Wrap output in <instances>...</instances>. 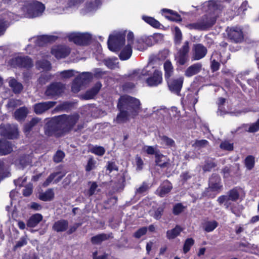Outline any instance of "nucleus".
<instances>
[{"label":"nucleus","mask_w":259,"mask_h":259,"mask_svg":"<svg viewBox=\"0 0 259 259\" xmlns=\"http://www.w3.org/2000/svg\"><path fill=\"white\" fill-rule=\"evenodd\" d=\"M79 119L80 116L77 113L56 116L54 122L46 127L45 134L48 136L61 137L72 131L79 132L84 127V122H79Z\"/></svg>","instance_id":"f257e3e1"},{"label":"nucleus","mask_w":259,"mask_h":259,"mask_svg":"<svg viewBox=\"0 0 259 259\" xmlns=\"http://www.w3.org/2000/svg\"><path fill=\"white\" fill-rule=\"evenodd\" d=\"M117 107H121L135 118L141 111V104L139 99L129 96H121L118 100Z\"/></svg>","instance_id":"f03ea898"},{"label":"nucleus","mask_w":259,"mask_h":259,"mask_svg":"<svg viewBox=\"0 0 259 259\" xmlns=\"http://www.w3.org/2000/svg\"><path fill=\"white\" fill-rule=\"evenodd\" d=\"M125 32L117 31L110 35L108 40V46L113 52L118 51L125 42Z\"/></svg>","instance_id":"7ed1b4c3"},{"label":"nucleus","mask_w":259,"mask_h":259,"mask_svg":"<svg viewBox=\"0 0 259 259\" xmlns=\"http://www.w3.org/2000/svg\"><path fill=\"white\" fill-rule=\"evenodd\" d=\"M45 6L39 2H33L23 8V11L26 12V16L29 18H34L40 16L44 12Z\"/></svg>","instance_id":"20e7f679"},{"label":"nucleus","mask_w":259,"mask_h":259,"mask_svg":"<svg viewBox=\"0 0 259 259\" xmlns=\"http://www.w3.org/2000/svg\"><path fill=\"white\" fill-rule=\"evenodd\" d=\"M93 75L89 72H83L77 77L72 85V91L74 93L78 92L92 79Z\"/></svg>","instance_id":"39448f33"},{"label":"nucleus","mask_w":259,"mask_h":259,"mask_svg":"<svg viewBox=\"0 0 259 259\" xmlns=\"http://www.w3.org/2000/svg\"><path fill=\"white\" fill-rule=\"evenodd\" d=\"M215 20L216 18L214 16H205L199 22L190 24L188 27L190 29L205 30L212 26L215 23Z\"/></svg>","instance_id":"423d86ee"},{"label":"nucleus","mask_w":259,"mask_h":259,"mask_svg":"<svg viewBox=\"0 0 259 259\" xmlns=\"http://www.w3.org/2000/svg\"><path fill=\"white\" fill-rule=\"evenodd\" d=\"M70 41L79 45H84L89 42L92 38V35L89 33L72 32L68 36Z\"/></svg>","instance_id":"0eeeda50"},{"label":"nucleus","mask_w":259,"mask_h":259,"mask_svg":"<svg viewBox=\"0 0 259 259\" xmlns=\"http://www.w3.org/2000/svg\"><path fill=\"white\" fill-rule=\"evenodd\" d=\"M189 45V42L188 41H185L175 56V60L180 65H183L189 60L188 53L190 50Z\"/></svg>","instance_id":"6e6552de"},{"label":"nucleus","mask_w":259,"mask_h":259,"mask_svg":"<svg viewBox=\"0 0 259 259\" xmlns=\"http://www.w3.org/2000/svg\"><path fill=\"white\" fill-rule=\"evenodd\" d=\"M184 79V77L180 76L174 78H170L166 80L169 90L172 93L179 95L183 87Z\"/></svg>","instance_id":"1a4fd4ad"},{"label":"nucleus","mask_w":259,"mask_h":259,"mask_svg":"<svg viewBox=\"0 0 259 259\" xmlns=\"http://www.w3.org/2000/svg\"><path fill=\"white\" fill-rule=\"evenodd\" d=\"M64 86L61 83H53L49 85L45 92V95L48 98L51 99L56 96H59L64 91Z\"/></svg>","instance_id":"9d476101"},{"label":"nucleus","mask_w":259,"mask_h":259,"mask_svg":"<svg viewBox=\"0 0 259 259\" xmlns=\"http://www.w3.org/2000/svg\"><path fill=\"white\" fill-rule=\"evenodd\" d=\"M1 129L2 135L9 139H15L18 136V127L16 125H1Z\"/></svg>","instance_id":"9b49d317"},{"label":"nucleus","mask_w":259,"mask_h":259,"mask_svg":"<svg viewBox=\"0 0 259 259\" xmlns=\"http://www.w3.org/2000/svg\"><path fill=\"white\" fill-rule=\"evenodd\" d=\"M207 53V48L201 44H194L192 49V60H199L203 58Z\"/></svg>","instance_id":"f8f14e48"},{"label":"nucleus","mask_w":259,"mask_h":259,"mask_svg":"<svg viewBox=\"0 0 259 259\" xmlns=\"http://www.w3.org/2000/svg\"><path fill=\"white\" fill-rule=\"evenodd\" d=\"M150 67V65H148L142 70L138 69L133 71L131 73L129 74L128 76V80L137 81L142 79L143 76L149 75V70L148 68Z\"/></svg>","instance_id":"ddd939ff"},{"label":"nucleus","mask_w":259,"mask_h":259,"mask_svg":"<svg viewBox=\"0 0 259 259\" xmlns=\"http://www.w3.org/2000/svg\"><path fill=\"white\" fill-rule=\"evenodd\" d=\"M162 82V73L161 71L155 69L152 76L146 79V83L149 87H156Z\"/></svg>","instance_id":"4468645a"},{"label":"nucleus","mask_w":259,"mask_h":259,"mask_svg":"<svg viewBox=\"0 0 259 259\" xmlns=\"http://www.w3.org/2000/svg\"><path fill=\"white\" fill-rule=\"evenodd\" d=\"M56 104L55 101H47L36 103L33 105L34 112L41 114L54 106Z\"/></svg>","instance_id":"2eb2a0df"},{"label":"nucleus","mask_w":259,"mask_h":259,"mask_svg":"<svg viewBox=\"0 0 259 259\" xmlns=\"http://www.w3.org/2000/svg\"><path fill=\"white\" fill-rule=\"evenodd\" d=\"M228 36L230 39L235 42H240L244 38L242 29L238 27H233L230 29Z\"/></svg>","instance_id":"dca6fc26"},{"label":"nucleus","mask_w":259,"mask_h":259,"mask_svg":"<svg viewBox=\"0 0 259 259\" xmlns=\"http://www.w3.org/2000/svg\"><path fill=\"white\" fill-rule=\"evenodd\" d=\"M51 53L57 59L66 57L70 53L68 48L65 46H56L52 49Z\"/></svg>","instance_id":"f3484780"},{"label":"nucleus","mask_w":259,"mask_h":259,"mask_svg":"<svg viewBox=\"0 0 259 259\" xmlns=\"http://www.w3.org/2000/svg\"><path fill=\"white\" fill-rule=\"evenodd\" d=\"M119 110V113L117 115L116 117L114 119L113 121L117 124H121L128 121L132 115L126 112L125 110L121 107H117Z\"/></svg>","instance_id":"a211bd4d"},{"label":"nucleus","mask_w":259,"mask_h":259,"mask_svg":"<svg viewBox=\"0 0 259 259\" xmlns=\"http://www.w3.org/2000/svg\"><path fill=\"white\" fill-rule=\"evenodd\" d=\"M102 87L100 82H97L90 90L87 91L85 94L81 95L82 99L90 100L93 99L99 92Z\"/></svg>","instance_id":"6ab92c4d"},{"label":"nucleus","mask_w":259,"mask_h":259,"mask_svg":"<svg viewBox=\"0 0 259 259\" xmlns=\"http://www.w3.org/2000/svg\"><path fill=\"white\" fill-rule=\"evenodd\" d=\"M221 178L216 174L212 175L209 181V187L213 191H218L221 189Z\"/></svg>","instance_id":"aec40b11"},{"label":"nucleus","mask_w":259,"mask_h":259,"mask_svg":"<svg viewBox=\"0 0 259 259\" xmlns=\"http://www.w3.org/2000/svg\"><path fill=\"white\" fill-rule=\"evenodd\" d=\"M13 151V146L11 143L6 139H0V155H5L10 153Z\"/></svg>","instance_id":"412c9836"},{"label":"nucleus","mask_w":259,"mask_h":259,"mask_svg":"<svg viewBox=\"0 0 259 259\" xmlns=\"http://www.w3.org/2000/svg\"><path fill=\"white\" fill-rule=\"evenodd\" d=\"M202 64L200 63H195L188 67L185 71L184 74L186 76L190 77L197 73L201 70Z\"/></svg>","instance_id":"4be33fe9"},{"label":"nucleus","mask_w":259,"mask_h":259,"mask_svg":"<svg viewBox=\"0 0 259 259\" xmlns=\"http://www.w3.org/2000/svg\"><path fill=\"white\" fill-rule=\"evenodd\" d=\"M171 184L168 181L164 182L156 190L157 194L161 197H164L172 189Z\"/></svg>","instance_id":"5701e85b"},{"label":"nucleus","mask_w":259,"mask_h":259,"mask_svg":"<svg viewBox=\"0 0 259 259\" xmlns=\"http://www.w3.org/2000/svg\"><path fill=\"white\" fill-rule=\"evenodd\" d=\"M42 215L40 213H35L31 216L27 222V226L28 227L33 228L36 226L42 221Z\"/></svg>","instance_id":"b1692460"},{"label":"nucleus","mask_w":259,"mask_h":259,"mask_svg":"<svg viewBox=\"0 0 259 259\" xmlns=\"http://www.w3.org/2000/svg\"><path fill=\"white\" fill-rule=\"evenodd\" d=\"M113 238L112 234H105L102 233L97 235L91 238V242L94 244H98L101 243L102 241L108 240L109 238Z\"/></svg>","instance_id":"393cba45"},{"label":"nucleus","mask_w":259,"mask_h":259,"mask_svg":"<svg viewBox=\"0 0 259 259\" xmlns=\"http://www.w3.org/2000/svg\"><path fill=\"white\" fill-rule=\"evenodd\" d=\"M68 227V222L65 220H61L56 222L53 226V229L57 232H64L66 230Z\"/></svg>","instance_id":"a878e982"},{"label":"nucleus","mask_w":259,"mask_h":259,"mask_svg":"<svg viewBox=\"0 0 259 259\" xmlns=\"http://www.w3.org/2000/svg\"><path fill=\"white\" fill-rule=\"evenodd\" d=\"M41 123V119L38 117L33 118L29 122L27 123L24 128V132L27 135L33 127Z\"/></svg>","instance_id":"bb28decb"},{"label":"nucleus","mask_w":259,"mask_h":259,"mask_svg":"<svg viewBox=\"0 0 259 259\" xmlns=\"http://www.w3.org/2000/svg\"><path fill=\"white\" fill-rule=\"evenodd\" d=\"M28 113V110L26 107H22L17 109L14 112L15 118L18 120L21 121L24 120L27 116Z\"/></svg>","instance_id":"cd10ccee"},{"label":"nucleus","mask_w":259,"mask_h":259,"mask_svg":"<svg viewBox=\"0 0 259 259\" xmlns=\"http://www.w3.org/2000/svg\"><path fill=\"white\" fill-rule=\"evenodd\" d=\"M9 165L6 159L0 160V181L8 176Z\"/></svg>","instance_id":"c85d7f7f"},{"label":"nucleus","mask_w":259,"mask_h":259,"mask_svg":"<svg viewBox=\"0 0 259 259\" xmlns=\"http://www.w3.org/2000/svg\"><path fill=\"white\" fill-rule=\"evenodd\" d=\"M132 54V47L130 44H127L123 49L121 50L119 58L122 60H126L128 59Z\"/></svg>","instance_id":"c756f323"},{"label":"nucleus","mask_w":259,"mask_h":259,"mask_svg":"<svg viewBox=\"0 0 259 259\" xmlns=\"http://www.w3.org/2000/svg\"><path fill=\"white\" fill-rule=\"evenodd\" d=\"M9 84L15 93H19L23 89V86L22 84L20 82H18L14 78H10L9 80Z\"/></svg>","instance_id":"7c9ffc66"},{"label":"nucleus","mask_w":259,"mask_h":259,"mask_svg":"<svg viewBox=\"0 0 259 259\" xmlns=\"http://www.w3.org/2000/svg\"><path fill=\"white\" fill-rule=\"evenodd\" d=\"M164 69V77L165 79L170 78L174 72V68L171 63L169 61H166L163 65Z\"/></svg>","instance_id":"2f4dec72"},{"label":"nucleus","mask_w":259,"mask_h":259,"mask_svg":"<svg viewBox=\"0 0 259 259\" xmlns=\"http://www.w3.org/2000/svg\"><path fill=\"white\" fill-rule=\"evenodd\" d=\"M182 229L179 226H176L172 229L167 231L166 237L168 239H172L179 236L182 232Z\"/></svg>","instance_id":"473e14b6"},{"label":"nucleus","mask_w":259,"mask_h":259,"mask_svg":"<svg viewBox=\"0 0 259 259\" xmlns=\"http://www.w3.org/2000/svg\"><path fill=\"white\" fill-rule=\"evenodd\" d=\"M54 36L42 35L37 37L35 39L36 45L38 46H43L44 44L53 40Z\"/></svg>","instance_id":"72a5a7b5"},{"label":"nucleus","mask_w":259,"mask_h":259,"mask_svg":"<svg viewBox=\"0 0 259 259\" xmlns=\"http://www.w3.org/2000/svg\"><path fill=\"white\" fill-rule=\"evenodd\" d=\"M54 193L52 189L47 190L39 194V198L44 201H50L53 199Z\"/></svg>","instance_id":"f704fd0d"},{"label":"nucleus","mask_w":259,"mask_h":259,"mask_svg":"<svg viewBox=\"0 0 259 259\" xmlns=\"http://www.w3.org/2000/svg\"><path fill=\"white\" fill-rule=\"evenodd\" d=\"M218 226V223L215 221H207L203 224V229L207 232H210L214 230Z\"/></svg>","instance_id":"c9c22d12"},{"label":"nucleus","mask_w":259,"mask_h":259,"mask_svg":"<svg viewBox=\"0 0 259 259\" xmlns=\"http://www.w3.org/2000/svg\"><path fill=\"white\" fill-rule=\"evenodd\" d=\"M143 151L148 154L155 155V156L158 155V153L160 152L157 148V146H144L142 149Z\"/></svg>","instance_id":"e433bc0d"},{"label":"nucleus","mask_w":259,"mask_h":259,"mask_svg":"<svg viewBox=\"0 0 259 259\" xmlns=\"http://www.w3.org/2000/svg\"><path fill=\"white\" fill-rule=\"evenodd\" d=\"M162 11L167 12L170 14V16H167L168 19L174 21H181L182 20L180 15L176 12L169 9H163Z\"/></svg>","instance_id":"4c0bfd02"},{"label":"nucleus","mask_w":259,"mask_h":259,"mask_svg":"<svg viewBox=\"0 0 259 259\" xmlns=\"http://www.w3.org/2000/svg\"><path fill=\"white\" fill-rule=\"evenodd\" d=\"M142 19L153 27L158 28L160 25V23L153 17L143 16Z\"/></svg>","instance_id":"58836bf2"},{"label":"nucleus","mask_w":259,"mask_h":259,"mask_svg":"<svg viewBox=\"0 0 259 259\" xmlns=\"http://www.w3.org/2000/svg\"><path fill=\"white\" fill-rule=\"evenodd\" d=\"M36 66L38 68H42L45 70H49L51 68L50 62L45 60L38 61L36 63Z\"/></svg>","instance_id":"ea45409f"},{"label":"nucleus","mask_w":259,"mask_h":259,"mask_svg":"<svg viewBox=\"0 0 259 259\" xmlns=\"http://www.w3.org/2000/svg\"><path fill=\"white\" fill-rule=\"evenodd\" d=\"M194 244V240L191 238L187 239L183 246V252L184 253H187L190 250L191 247Z\"/></svg>","instance_id":"a19ab883"},{"label":"nucleus","mask_w":259,"mask_h":259,"mask_svg":"<svg viewBox=\"0 0 259 259\" xmlns=\"http://www.w3.org/2000/svg\"><path fill=\"white\" fill-rule=\"evenodd\" d=\"M245 165L247 169L251 170L254 165V158L252 156H248L245 159Z\"/></svg>","instance_id":"79ce46f5"},{"label":"nucleus","mask_w":259,"mask_h":259,"mask_svg":"<svg viewBox=\"0 0 259 259\" xmlns=\"http://www.w3.org/2000/svg\"><path fill=\"white\" fill-rule=\"evenodd\" d=\"M164 209V206H162L158 207L155 209L154 212L152 213V217L155 219L156 220H159L163 214V211Z\"/></svg>","instance_id":"37998d69"},{"label":"nucleus","mask_w":259,"mask_h":259,"mask_svg":"<svg viewBox=\"0 0 259 259\" xmlns=\"http://www.w3.org/2000/svg\"><path fill=\"white\" fill-rule=\"evenodd\" d=\"M22 104V102L20 100L17 99H10L7 104V107L8 108L12 109H14L15 107L20 106Z\"/></svg>","instance_id":"c03bdc74"},{"label":"nucleus","mask_w":259,"mask_h":259,"mask_svg":"<svg viewBox=\"0 0 259 259\" xmlns=\"http://www.w3.org/2000/svg\"><path fill=\"white\" fill-rule=\"evenodd\" d=\"M157 156H155V162L156 164L162 167L166 166V162L163 159V158H165L164 155L161 154L159 152L158 153V155Z\"/></svg>","instance_id":"a18cd8bd"},{"label":"nucleus","mask_w":259,"mask_h":259,"mask_svg":"<svg viewBox=\"0 0 259 259\" xmlns=\"http://www.w3.org/2000/svg\"><path fill=\"white\" fill-rule=\"evenodd\" d=\"M160 138L161 140V144L170 147L175 146V141L172 139L165 136H160Z\"/></svg>","instance_id":"49530a36"},{"label":"nucleus","mask_w":259,"mask_h":259,"mask_svg":"<svg viewBox=\"0 0 259 259\" xmlns=\"http://www.w3.org/2000/svg\"><path fill=\"white\" fill-rule=\"evenodd\" d=\"M23 57L18 56L12 58L10 61L11 65L14 67H21L22 61H23Z\"/></svg>","instance_id":"de8ad7c7"},{"label":"nucleus","mask_w":259,"mask_h":259,"mask_svg":"<svg viewBox=\"0 0 259 259\" xmlns=\"http://www.w3.org/2000/svg\"><path fill=\"white\" fill-rule=\"evenodd\" d=\"M216 166V164L211 160L205 161L204 165L202 166L204 171H210L213 168Z\"/></svg>","instance_id":"09e8293b"},{"label":"nucleus","mask_w":259,"mask_h":259,"mask_svg":"<svg viewBox=\"0 0 259 259\" xmlns=\"http://www.w3.org/2000/svg\"><path fill=\"white\" fill-rule=\"evenodd\" d=\"M175 40L177 44H180L182 39V34L180 29L178 27L174 28Z\"/></svg>","instance_id":"8fccbe9b"},{"label":"nucleus","mask_w":259,"mask_h":259,"mask_svg":"<svg viewBox=\"0 0 259 259\" xmlns=\"http://www.w3.org/2000/svg\"><path fill=\"white\" fill-rule=\"evenodd\" d=\"M227 197L229 200L235 201L238 199L239 194L237 190L233 189L229 191Z\"/></svg>","instance_id":"3c124183"},{"label":"nucleus","mask_w":259,"mask_h":259,"mask_svg":"<svg viewBox=\"0 0 259 259\" xmlns=\"http://www.w3.org/2000/svg\"><path fill=\"white\" fill-rule=\"evenodd\" d=\"M75 72H76L75 70L71 69L61 71L60 72V74L62 78H68L74 76Z\"/></svg>","instance_id":"603ef678"},{"label":"nucleus","mask_w":259,"mask_h":259,"mask_svg":"<svg viewBox=\"0 0 259 259\" xmlns=\"http://www.w3.org/2000/svg\"><path fill=\"white\" fill-rule=\"evenodd\" d=\"M59 173H55L53 172L46 179V180L43 183V186L47 187L52 182H54L55 178L57 177V176L59 175Z\"/></svg>","instance_id":"864d4df0"},{"label":"nucleus","mask_w":259,"mask_h":259,"mask_svg":"<svg viewBox=\"0 0 259 259\" xmlns=\"http://www.w3.org/2000/svg\"><path fill=\"white\" fill-rule=\"evenodd\" d=\"M258 131H259V119L255 122L249 125L248 130H246V131L249 133H255Z\"/></svg>","instance_id":"5fc2aeb1"},{"label":"nucleus","mask_w":259,"mask_h":259,"mask_svg":"<svg viewBox=\"0 0 259 259\" xmlns=\"http://www.w3.org/2000/svg\"><path fill=\"white\" fill-rule=\"evenodd\" d=\"M117 59H108L105 60V64L110 69H114L117 67Z\"/></svg>","instance_id":"6e6d98bb"},{"label":"nucleus","mask_w":259,"mask_h":259,"mask_svg":"<svg viewBox=\"0 0 259 259\" xmlns=\"http://www.w3.org/2000/svg\"><path fill=\"white\" fill-rule=\"evenodd\" d=\"M28 238L26 236L22 237L17 242L16 245L14 247L15 248L21 247L27 243Z\"/></svg>","instance_id":"4d7b16f0"},{"label":"nucleus","mask_w":259,"mask_h":259,"mask_svg":"<svg viewBox=\"0 0 259 259\" xmlns=\"http://www.w3.org/2000/svg\"><path fill=\"white\" fill-rule=\"evenodd\" d=\"M65 156L64 153L62 151H57L54 156V160L55 162H61Z\"/></svg>","instance_id":"13d9d810"},{"label":"nucleus","mask_w":259,"mask_h":259,"mask_svg":"<svg viewBox=\"0 0 259 259\" xmlns=\"http://www.w3.org/2000/svg\"><path fill=\"white\" fill-rule=\"evenodd\" d=\"M23 61H22V65L21 67H26L29 68L31 67L32 65V61L28 57H23Z\"/></svg>","instance_id":"bf43d9fd"},{"label":"nucleus","mask_w":259,"mask_h":259,"mask_svg":"<svg viewBox=\"0 0 259 259\" xmlns=\"http://www.w3.org/2000/svg\"><path fill=\"white\" fill-rule=\"evenodd\" d=\"M208 144V142L206 140H196L194 144V146L197 148H201L206 147Z\"/></svg>","instance_id":"052dcab7"},{"label":"nucleus","mask_w":259,"mask_h":259,"mask_svg":"<svg viewBox=\"0 0 259 259\" xmlns=\"http://www.w3.org/2000/svg\"><path fill=\"white\" fill-rule=\"evenodd\" d=\"M220 148L224 150L231 151L233 149V144L228 141H224L221 144Z\"/></svg>","instance_id":"680f3d73"},{"label":"nucleus","mask_w":259,"mask_h":259,"mask_svg":"<svg viewBox=\"0 0 259 259\" xmlns=\"http://www.w3.org/2000/svg\"><path fill=\"white\" fill-rule=\"evenodd\" d=\"M95 164L96 162L93 158H90L88 161V163L85 166V170L89 172L94 169L95 167Z\"/></svg>","instance_id":"e2e57ef3"},{"label":"nucleus","mask_w":259,"mask_h":259,"mask_svg":"<svg viewBox=\"0 0 259 259\" xmlns=\"http://www.w3.org/2000/svg\"><path fill=\"white\" fill-rule=\"evenodd\" d=\"M184 207L181 203L176 204L173 208V213L175 215H178L183 211Z\"/></svg>","instance_id":"0e129e2a"},{"label":"nucleus","mask_w":259,"mask_h":259,"mask_svg":"<svg viewBox=\"0 0 259 259\" xmlns=\"http://www.w3.org/2000/svg\"><path fill=\"white\" fill-rule=\"evenodd\" d=\"M92 150L93 153L99 156L103 155L105 152L104 148L100 146L94 147L93 148Z\"/></svg>","instance_id":"69168bd1"},{"label":"nucleus","mask_w":259,"mask_h":259,"mask_svg":"<svg viewBox=\"0 0 259 259\" xmlns=\"http://www.w3.org/2000/svg\"><path fill=\"white\" fill-rule=\"evenodd\" d=\"M147 231L146 227H142L137 230L134 235V236L136 238H140L141 236L145 235Z\"/></svg>","instance_id":"338daca9"},{"label":"nucleus","mask_w":259,"mask_h":259,"mask_svg":"<svg viewBox=\"0 0 259 259\" xmlns=\"http://www.w3.org/2000/svg\"><path fill=\"white\" fill-rule=\"evenodd\" d=\"M100 3L99 1H96L94 3H90L87 5V11L91 12L96 10L97 8L98 5Z\"/></svg>","instance_id":"774afa93"}]
</instances>
